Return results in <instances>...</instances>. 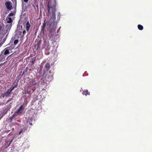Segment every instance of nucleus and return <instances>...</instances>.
<instances>
[{
  "label": "nucleus",
  "instance_id": "obj_12",
  "mask_svg": "<svg viewBox=\"0 0 152 152\" xmlns=\"http://www.w3.org/2000/svg\"><path fill=\"white\" fill-rule=\"evenodd\" d=\"M12 26V25L11 24H8L6 26V32H9L10 29L11 28Z\"/></svg>",
  "mask_w": 152,
  "mask_h": 152
},
{
  "label": "nucleus",
  "instance_id": "obj_26",
  "mask_svg": "<svg viewBox=\"0 0 152 152\" xmlns=\"http://www.w3.org/2000/svg\"><path fill=\"white\" fill-rule=\"evenodd\" d=\"M14 15V13H13L12 12L10 13L8 15L9 16H13Z\"/></svg>",
  "mask_w": 152,
  "mask_h": 152
},
{
  "label": "nucleus",
  "instance_id": "obj_40",
  "mask_svg": "<svg viewBox=\"0 0 152 152\" xmlns=\"http://www.w3.org/2000/svg\"><path fill=\"white\" fill-rule=\"evenodd\" d=\"M2 59H1V60H0V61H2Z\"/></svg>",
  "mask_w": 152,
  "mask_h": 152
},
{
  "label": "nucleus",
  "instance_id": "obj_25",
  "mask_svg": "<svg viewBox=\"0 0 152 152\" xmlns=\"http://www.w3.org/2000/svg\"><path fill=\"white\" fill-rule=\"evenodd\" d=\"M26 33V31L25 30H23V32L22 34V36H21V37L22 38L24 36V34Z\"/></svg>",
  "mask_w": 152,
  "mask_h": 152
},
{
  "label": "nucleus",
  "instance_id": "obj_9",
  "mask_svg": "<svg viewBox=\"0 0 152 152\" xmlns=\"http://www.w3.org/2000/svg\"><path fill=\"white\" fill-rule=\"evenodd\" d=\"M31 26L29 23L28 21L26 23V31L28 32L29 31L30 28Z\"/></svg>",
  "mask_w": 152,
  "mask_h": 152
},
{
  "label": "nucleus",
  "instance_id": "obj_22",
  "mask_svg": "<svg viewBox=\"0 0 152 152\" xmlns=\"http://www.w3.org/2000/svg\"><path fill=\"white\" fill-rule=\"evenodd\" d=\"M41 43V42L40 41H39L38 43L37 44V49H38L39 48Z\"/></svg>",
  "mask_w": 152,
  "mask_h": 152
},
{
  "label": "nucleus",
  "instance_id": "obj_10",
  "mask_svg": "<svg viewBox=\"0 0 152 152\" xmlns=\"http://www.w3.org/2000/svg\"><path fill=\"white\" fill-rule=\"evenodd\" d=\"M10 95V93H8L7 91L4 94H2L0 96V98L2 97L4 98L5 96L8 97Z\"/></svg>",
  "mask_w": 152,
  "mask_h": 152
},
{
  "label": "nucleus",
  "instance_id": "obj_27",
  "mask_svg": "<svg viewBox=\"0 0 152 152\" xmlns=\"http://www.w3.org/2000/svg\"><path fill=\"white\" fill-rule=\"evenodd\" d=\"M16 31V34H17V33H19V35H21V36H22V31Z\"/></svg>",
  "mask_w": 152,
  "mask_h": 152
},
{
  "label": "nucleus",
  "instance_id": "obj_29",
  "mask_svg": "<svg viewBox=\"0 0 152 152\" xmlns=\"http://www.w3.org/2000/svg\"><path fill=\"white\" fill-rule=\"evenodd\" d=\"M12 100V99H9V100H8L7 101V102H6V103H8V102H10V101H11Z\"/></svg>",
  "mask_w": 152,
  "mask_h": 152
},
{
  "label": "nucleus",
  "instance_id": "obj_2",
  "mask_svg": "<svg viewBox=\"0 0 152 152\" xmlns=\"http://www.w3.org/2000/svg\"><path fill=\"white\" fill-rule=\"evenodd\" d=\"M36 90L35 87H33L31 85H29L24 89L25 94H27L28 95H26L25 96H29L31 94V91L32 92L31 93H33Z\"/></svg>",
  "mask_w": 152,
  "mask_h": 152
},
{
  "label": "nucleus",
  "instance_id": "obj_36",
  "mask_svg": "<svg viewBox=\"0 0 152 152\" xmlns=\"http://www.w3.org/2000/svg\"><path fill=\"white\" fill-rule=\"evenodd\" d=\"M12 140H11V141L10 142V143L9 144V145L8 146H9L10 144L11 143V142H12Z\"/></svg>",
  "mask_w": 152,
  "mask_h": 152
},
{
  "label": "nucleus",
  "instance_id": "obj_38",
  "mask_svg": "<svg viewBox=\"0 0 152 152\" xmlns=\"http://www.w3.org/2000/svg\"><path fill=\"white\" fill-rule=\"evenodd\" d=\"M24 72H23V75L24 74Z\"/></svg>",
  "mask_w": 152,
  "mask_h": 152
},
{
  "label": "nucleus",
  "instance_id": "obj_39",
  "mask_svg": "<svg viewBox=\"0 0 152 152\" xmlns=\"http://www.w3.org/2000/svg\"><path fill=\"white\" fill-rule=\"evenodd\" d=\"M1 55H0V58H1Z\"/></svg>",
  "mask_w": 152,
  "mask_h": 152
},
{
  "label": "nucleus",
  "instance_id": "obj_13",
  "mask_svg": "<svg viewBox=\"0 0 152 152\" xmlns=\"http://www.w3.org/2000/svg\"><path fill=\"white\" fill-rule=\"evenodd\" d=\"M56 6V3H55L53 4V6H51V7H50V9H51V10L52 11V12H55Z\"/></svg>",
  "mask_w": 152,
  "mask_h": 152
},
{
  "label": "nucleus",
  "instance_id": "obj_8",
  "mask_svg": "<svg viewBox=\"0 0 152 152\" xmlns=\"http://www.w3.org/2000/svg\"><path fill=\"white\" fill-rule=\"evenodd\" d=\"M27 128L26 127H24L22 128L21 130L19 132L18 134L20 135L21 133L27 131Z\"/></svg>",
  "mask_w": 152,
  "mask_h": 152
},
{
  "label": "nucleus",
  "instance_id": "obj_7",
  "mask_svg": "<svg viewBox=\"0 0 152 152\" xmlns=\"http://www.w3.org/2000/svg\"><path fill=\"white\" fill-rule=\"evenodd\" d=\"M45 20L44 21V23H43V25L42 26V28L41 31V33H42L43 35L44 34V31L45 30V28L46 27V23L45 22Z\"/></svg>",
  "mask_w": 152,
  "mask_h": 152
},
{
  "label": "nucleus",
  "instance_id": "obj_19",
  "mask_svg": "<svg viewBox=\"0 0 152 152\" xmlns=\"http://www.w3.org/2000/svg\"><path fill=\"white\" fill-rule=\"evenodd\" d=\"M15 113L12 115L10 118L9 119L11 121H12L13 118L15 117Z\"/></svg>",
  "mask_w": 152,
  "mask_h": 152
},
{
  "label": "nucleus",
  "instance_id": "obj_41",
  "mask_svg": "<svg viewBox=\"0 0 152 152\" xmlns=\"http://www.w3.org/2000/svg\"><path fill=\"white\" fill-rule=\"evenodd\" d=\"M57 23V22H56V23Z\"/></svg>",
  "mask_w": 152,
  "mask_h": 152
},
{
  "label": "nucleus",
  "instance_id": "obj_20",
  "mask_svg": "<svg viewBox=\"0 0 152 152\" xmlns=\"http://www.w3.org/2000/svg\"><path fill=\"white\" fill-rule=\"evenodd\" d=\"M61 16V14L60 12H58L57 14V20L56 21H58L60 19V17Z\"/></svg>",
  "mask_w": 152,
  "mask_h": 152
},
{
  "label": "nucleus",
  "instance_id": "obj_16",
  "mask_svg": "<svg viewBox=\"0 0 152 152\" xmlns=\"http://www.w3.org/2000/svg\"><path fill=\"white\" fill-rule=\"evenodd\" d=\"M45 67L47 70H48L50 68V64L49 63H47L45 65Z\"/></svg>",
  "mask_w": 152,
  "mask_h": 152
},
{
  "label": "nucleus",
  "instance_id": "obj_11",
  "mask_svg": "<svg viewBox=\"0 0 152 152\" xmlns=\"http://www.w3.org/2000/svg\"><path fill=\"white\" fill-rule=\"evenodd\" d=\"M9 47H7L5 48L3 50V51H4V54L5 55H6L7 54H8L10 53V52L9 51V49H8L9 48Z\"/></svg>",
  "mask_w": 152,
  "mask_h": 152
},
{
  "label": "nucleus",
  "instance_id": "obj_34",
  "mask_svg": "<svg viewBox=\"0 0 152 152\" xmlns=\"http://www.w3.org/2000/svg\"><path fill=\"white\" fill-rule=\"evenodd\" d=\"M28 69V67H26V68L25 69L26 71Z\"/></svg>",
  "mask_w": 152,
  "mask_h": 152
},
{
  "label": "nucleus",
  "instance_id": "obj_5",
  "mask_svg": "<svg viewBox=\"0 0 152 152\" xmlns=\"http://www.w3.org/2000/svg\"><path fill=\"white\" fill-rule=\"evenodd\" d=\"M50 18L52 20L51 21V24H54L55 23V21L56 19L55 12H53L51 14Z\"/></svg>",
  "mask_w": 152,
  "mask_h": 152
},
{
  "label": "nucleus",
  "instance_id": "obj_31",
  "mask_svg": "<svg viewBox=\"0 0 152 152\" xmlns=\"http://www.w3.org/2000/svg\"><path fill=\"white\" fill-rule=\"evenodd\" d=\"M28 0H23V1L27 3L28 2Z\"/></svg>",
  "mask_w": 152,
  "mask_h": 152
},
{
  "label": "nucleus",
  "instance_id": "obj_15",
  "mask_svg": "<svg viewBox=\"0 0 152 152\" xmlns=\"http://www.w3.org/2000/svg\"><path fill=\"white\" fill-rule=\"evenodd\" d=\"M7 23H12V20L11 17H9L8 18H7Z\"/></svg>",
  "mask_w": 152,
  "mask_h": 152
},
{
  "label": "nucleus",
  "instance_id": "obj_24",
  "mask_svg": "<svg viewBox=\"0 0 152 152\" xmlns=\"http://www.w3.org/2000/svg\"><path fill=\"white\" fill-rule=\"evenodd\" d=\"M18 42V39H15L14 40V45H16Z\"/></svg>",
  "mask_w": 152,
  "mask_h": 152
},
{
  "label": "nucleus",
  "instance_id": "obj_23",
  "mask_svg": "<svg viewBox=\"0 0 152 152\" xmlns=\"http://www.w3.org/2000/svg\"><path fill=\"white\" fill-rule=\"evenodd\" d=\"M10 107H8L7 108L5 109L4 110L3 113H4V114H5L10 109Z\"/></svg>",
  "mask_w": 152,
  "mask_h": 152
},
{
  "label": "nucleus",
  "instance_id": "obj_30",
  "mask_svg": "<svg viewBox=\"0 0 152 152\" xmlns=\"http://www.w3.org/2000/svg\"><path fill=\"white\" fill-rule=\"evenodd\" d=\"M12 91H10V89H9L7 91V92L8 93H10V94H11V92Z\"/></svg>",
  "mask_w": 152,
  "mask_h": 152
},
{
  "label": "nucleus",
  "instance_id": "obj_32",
  "mask_svg": "<svg viewBox=\"0 0 152 152\" xmlns=\"http://www.w3.org/2000/svg\"><path fill=\"white\" fill-rule=\"evenodd\" d=\"M32 120H33L32 118H30V122L31 121L32 122Z\"/></svg>",
  "mask_w": 152,
  "mask_h": 152
},
{
  "label": "nucleus",
  "instance_id": "obj_37",
  "mask_svg": "<svg viewBox=\"0 0 152 152\" xmlns=\"http://www.w3.org/2000/svg\"><path fill=\"white\" fill-rule=\"evenodd\" d=\"M30 124L31 125H32V123H30Z\"/></svg>",
  "mask_w": 152,
  "mask_h": 152
},
{
  "label": "nucleus",
  "instance_id": "obj_18",
  "mask_svg": "<svg viewBox=\"0 0 152 152\" xmlns=\"http://www.w3.org/2000/svg\"><path fill=\"white\" fill-rule=\"evenodd\" d=\"M37 83L36 81L34 79L32 80V82L30 83V85H31L32 86H34L36 85Z\"/></svg>",
  "mask_w": 152,
  "mask_h": 152
},
{
  "label": "nucleus",
  "instance_id": "obj_17",
  "mask_svg": "<svg viewBox=\"0 0 152 152\" xmlns=\"http://www.w3.org/2000/svg\"><path fill=\"white\" fill-rule=\"evenodd\" d=\"M83 94L85 95L86 96H87V95H90V92H88L87 90L84 91L83 92Z\"/></svg>",
  "mask_w": 152,
  "mask_h": 152
},
{
  "label": "nucleus",
  "instance_id": "obj_33",
  "mask_svg": "<svg viewBox=\"0 0 152 152\" xmlns=\"http://www.w3.org/2000/svg\"><path fill=\"white\" fill-rule=\"evenodd\" d=\"M17 86V84H16L15 85V86H13L14 87H15V88Z\"/></svg>",
  "mask_w": 152,
  "mask_h": 152
},
{
  "label": "nucleus",
  "instance_id": "obj_14",
  "mask_svg": "<svg viewBox=\"0 0 152 152\" xmlns=\"http://www.w3.org/2000/svg\"><path fill=\"white\" fill-rule=\"evenodd\" d=\"M48 7V12L46 13V15L47 16H49L50 15V6L49 5V3H48V5H47Z\"/></svg>",
  "mask_w": 152,
  "mask_h": 152
},
{
  "label": "nucleus",
  "instance_id": "obj_28",
  "mask_svg": "<svg viewBox=\"0 0 152 152\" xmlns=\"http://www.w3.org/2000/svg\"><path fill=\"white\" fill-rule=\"evenodd\" d=\"M15 88V87H14L13 86H12L10 88V91H12L14 88Z\"/></svg>",
  "mask_w": 152,
  "mask_h": 152
},
{
  "label": "nucleus",
  "instance_id": "obj_1",
  "mask_svg": "<svg viewBox=\"0 0 152 152\" xmlns=\"http://www.w3.org/2000/svg\"><path fill=\"white\" fill-rule=\"evenodd\" d=\"M52 78V75H47L45 77H42L41 80V84L45 87L47 86L48 82L50 81Z\"/></svg>",
  "mask_w": 152,
  "mask_h": 152
},
{
  "label": "nucleus",
  "instance_id": "obj_6",
  "mask_svg": "<svg viewBox=\"0 0 152 152\" xmlns=\"http://www.w3.org/2000/svg\"><path fill=\"white\" fill-rule=\"evenodd\" d=\"M23 110V104L21 105L20 108L17 110L15 113H16L18 115L22 113V110Z\"/></svg>",
  "mask_w": 152,
  "mask_h": 152
},
{
  "label": "nucleus",
  "instance_id": "obj_21",
  "mask_svg": "<svg viewBox=\"0 0 152 152\" xmlns=\"http://www.w3.org/2000/svg\"><path fill=\"white\" fill-rule=\"evenodd\" d=\"M35 61V58L34 59L33 58H32L31 59L30 62L32 63V64L34 65V62Z\"/></svg>",
  "mask_w": 152,
  "mask_h": 152
},
{
  "label": "nucleus",
  "instance_id": "obj_4",
  "mask_svg": "<svg viewBox=\"0 0 152 152\" xmlns=\"http://www.w3.org/2000/svg\"><path fill=\"white\" fill-rule=\"evenodd\" d=\"M5 5L9 11H10L12 9V6L10 1L6 2L5 3Z\"/></svg>",
  "mask_w": 152,
  "mask_h": 152
},
{
  "label": "nucleus",
  "instance_id": "obj_35",
  "mask_svg": "<svg viewBox=\"0 0 152 152\" xmlns=\"http://www.w3.org/2000/svg\"><path fill=\"white\" fill-rule=\"evenodd\" d=\"M13 54H11V55H10L8 57H8H10V56H11L12 55H13Z\"/></svg>",
  "mask_w": 152,
  "mask_h": 152
},
{
  "label": "nucleus",
  "instance_id": "obj_3",
  "mask_svg": "<svg viewBox=\"0 0 152 152\" xmlns=\"http://www.w3.org/2000/svg\"><path fill=\"white\" fill-rule=\"evenodd\" d=\"M56 29L54 28H52L50 29L49 31L48 36L49 39L52 41H54L55 37L56 36H57V34H56Z\"/></svg>",
  "mask_w": 152,
  "mask_h": 152
}]
</instances>
